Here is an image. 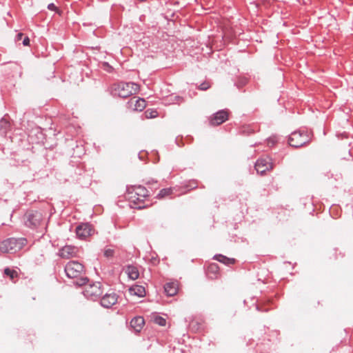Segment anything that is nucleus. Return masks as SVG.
<instances>
[{
    "label": "nucleus",
    "mask_w": 353,
    "mask_h": 353,
    "mask_svg": "<svg viewBox=\"0 0 353 353\" xmlns=\"http://www.w3.org/2000/svg\"><path fill=\"white\" fill-rule=\"evenodd\" d=\"M148 195V190L142 185L130 187L127 192V198L131 208L137 209H143L147 206L142 205L141 203Z\"/></svg>",
    "instance_id": "nucleus-1"
},
{
    "label": "nucleus",
    "mask_w": 353,
    "mask_h": 353,
    "mask_svg": "<svg viewBox=\"0 0 353 353\" xmlns=\"http://www.w3.org/2000/svg\"><path fill=\"white\" fill-rule=\"evenodd\" d=\"M65 272L68 277L77 279V285L81 286L85 284L87 279L81 276L84 273V267L81 263L75 261H70L65 267Z\"/></svg>",
    "instance_id": "nucleus-2"
},
{
    "label": "nucleus",
    "mask_w": 353,
    "mask_h": 353,
    "mask_svg": "<svg viewBox=\"0 0 353 353\" xmlns=\"http://www.w3.org/2000/svg\"><path fill=\"white\" fill-rule=\"evenodd\" d=\"M140 90L138 84L132 82H119L112 87V92L114 95L122 98H126L130 95L137 93Z\"/></svg>",
    "instance_id": "nucleus-3"
},
{
    "label": "nucleus",
    "mask_w": 353,
    "mask_h": 353,
    "mask_svg": "<svg viewBox=\"0 0 353 353\" xmlns=\"http://www.w3.org/2000/svg\"><path fill=\"white\" fill-rule=\"evenodd\" d=\"M27 243L24 238H10L1 242L0 250L3 253H14L21 250Z\"/></svg>",
    "instance_id": "nucleus-4"
},
{
    "label": "nucleus",
    "mask_w": 353,
    "mask_h": 353,
    "mask_svg": "<svg viewBox=\"0 0 353 353\" xmlns=\"http://www.w3.org/2000/svg\"><path fill=\"white\" fill-rule=\"evenodd\" d=\"M310 135L307 132L297 130L292 132L288 139L290 145L299 148L310 142Z\"/></svg>",
    "instance_id": "nucleus-5"
},
{
    "label": "nucleus",
    "mask_w": 353,
    "mask_h": 353,
    "mask_svg": "<svg viewBox=\"0 0 353 353\" xmlns=\"http://www.w3.org/2000/svg\"><path fill=\"white\" fill-rule=\"evenodd\" d=\"M102 292L101 284L99 282L89 284L84 290L85 296L93 300L100 296Z\"/></svg>",
    "instance_id": "nucleus-6"
},
{
    "label": "nucleus",
    "mask_w": 353,
    "mask_h": 353,
    "mask_svg": "<svg viewBox=\"0 0 353 353\" xmlns=\"http://www.w3.org/2000/svg\"><path fill=\"white\" fill-rule=\"evenodd\" d=\"M26 216V224L30 228H37L41 224L43 220L42 214L37 211L30 212L27 213Z\"/></svg>",
    "instance_id": "nucleus-7"
},
{
    "label": "nucleus",
    "mask_w": 353,
    "mask_h": 353,
    "mask_svg": "<svg viewBox=\"0 0 353 353\" xmlns=\"http://www.w3.org/2000/svg\"><path fill=\"white\" fill-rule=\"evenodd\" d=\"M272 168V159L268 157L258 159L255 164L256 172L261 174H263L266 171H269Z\"/></svg>",
    "instance_id": "nucleus-8"
},
{
    "label": "nucleus",
    "mask_w": 353,
    "mask_h": 353,
    "mask_svg": "<svg viewBox=\"0 0 353 353\" xmlns=\"http://www.w3.org/2000/svg\"><path fill=\"white\" fill-rule=\"evenodd\" d=\"M76 234L79 239H84L94 234V228L89 223H81L76 228Z\"/></svg>",
    "instance_id": "nucleus-9"
},
{
    "label": "nucleus",
    "mask_w": 353,
    "mask_h": 353,
    "mask_svg": "<svg viewBox=\"0 0 353 353\" xmlns=\"http://www.w3.org/2000/svg\"><path fill=\"white\" fill-rule=\"evenodd\" d=\"M229 112L225 110H220L212 114L210 119L211 125H219L228 119Z\"/></svg>",
    "instance_id": "nucleus-10"
},
{
    "label": "nucleus",
    "mask_w": 353,
    "mask_h": 353,
    "mask_svg": "<svg viewBox=\"0 0 353 353\" xmlns=\"http://www.w3.org/2000/svg\"><path fill=\"white\" fill-rule=\"evenodd\" d=\"M146 101L144 99L132 97L128 102V108L134 111H142L146 107Z\"/></svg>",
    "instance_id": "nucleus-11"
},
{
    "label": "nucleus",
    "mask_w": 353,
    "mask_h": 353,
    "mask_svg": "<svg viewBox=\"0 0 353 353\" xmlns=\"http://www.w3.org/2000/svg\"><path fill=\"white\" fill-rule=\"evenodd\" d=\"M78 248L73 245H65L60 249L59 255L63 259L75 257L78 253Z\"/></svg>",
    "instance_id": "nucleus-12"
},
{
    "label": "nucleus",
    "mask_w": 353,
    "mask_h": 353,
    "mask_svg": "<svg viewBox=\"0 0 353 353\" xmlns=\"http://www.w3.org/2000/svg\"><path fill=\"white\" fill-rule=\"evenodd\" d=\"M118 300V296L117 294L112 292L110 294H105L101 300V304L103 307L110 308L114 305Z\"/></svg>",
    "instance_id": "nucleus-13"
},
{
    "label": "nucleus",
    "mask_w": 353,
    "mask_h": 353,
    "mask_svg": "<svg viewBox=\"0 0 353 353\" xmlns=\"http://www.w3.org/2000/svg\"><path fill=\"white\" fill-rule=\"evenodd\" d=\"M164 290L169 296L176 295L179 291V283L177 281L168 282L164 285Z\"/></svg>",
    "instance_id": "nucleus-14"
},
{
    "label": "nucleus",
    "mask_w": 353,
    "mask_h": 353,
    "mask_svg": "<svg viewBox=\"0 0 353 353\" xmlns=\"http://www.w3.org/2000/svg\"><path fill=\"white\" fill-rule=\"evenodd\" d=\"M145 324L144 319L142 316H136L130 321V326L136 332H139Z\"/></svg>",
    "instance_id": "nucleus-15"
},
{
    "label": "nucleus",
    "mask_w": 353,
    "mask_h": 353,
    "mask_svg": "<svg viewBox=\"0 0 353 353\" xmlns=\"http://www.w3.org/2000/svg\"><path fill=\"white\" fill-rule=\"evenodd\" d=\"M4 275L8 277L13 283H16L19 278V272L16 270L11 269L10 268L4 269Z\"/></svg>",
    "instance_id": "nucleus-16"
},
{
    "label": "nucleus",
    "mask_w": 353,
    "mask_h": 353,
    "mask_svg": "<svg viewBox=\"0 0 353 353\" xmlns=\"http://www.w3.org/2000/svg\"><path fill=\"white\" fill-rule=\"evenodd\" d=\"M130 294L137 296L139 297H143L145 295V290L144 287L141 285H134L129 289Z\"/></svg>",
    "instance_id": "nucleus-17"
},
{
    "label": "nucleus",
    "mask_w": 353,
    "mask_h": 353,
    "mask_svg": "<svg viewBox=\"0 0 353 353\" xmlns=\"http://www.w3.org/2000/svg\"><path fill=\"white\" fill-rule=\"evenodd\" d=\"M125 272L128 277L132 280H136L139 276V272L137 267L129 265L126 268Z\"/></svg>",
    "instance_id": "nucleus-18"
},
{
    "label": "nucleus",
    "mask_w": 353,
    "mask_h": 353,
    "mask_svg": "<svg viewBox=\"0 0 353 353\" xmlns=\"http://www.w3.org/2000/svg\"><path fill=\"white\" fill-rule=\"evenodd\" d=\"M10 129V123L6 118H3L0 120V132L1 134H6Z\"/></svg>",
    "instance_id": "nucleus-19"
},
{
    "label": "nucleus",
    "mask_w": 353,
    "mask_h": 353,
    "mask_svg": "<svg viewBox=\"0 0 353 353\" xmlns=\"http://www.w3.org/2000/svg\"><path fill=\"white\" fill-rule=\"evenodd\" d=\"M214 258L216 260L219 261V262L223 263L228 265L234 264L235 263L234 259L228 258L227 256L221 255V254L216 255V256H215Z\"/></svg>",
    "instance_id": "nucleus-20"
},
{
    "label": "nucleus",
    "mask_w": 353,
    "mask_h": 353,
    "mask_svg": "<svg viewBox=\"0 0 353 353\" xmlns=\"http://www.w3.org/2000/svg\"><path fill=\"white\" fill-rule=\"evenodd\" d=\"M173 193V189L171 188L162 189L157 194V198L159 199H164L170 196Z\"/></svg>",
    "instance_id": "nucleus-21"
},
{
    "label": "nucleus",
    "mask_w": 353,
    "mask_h": 353,
    "mask_svg": "<svg viewBox=\"0 0 353 353\" xmlns=\"http://www.w3.org/2000/svg\"><path fill=\"white\" fill-rule=\"evenodd\" d=\"M219 266L216 263H211L208 268V274L212 278V275L216 276L219 272Z\"/></svg>",
    "instance_id": "nucleus-22"
},
{
    "label": "nucleus",
    "mask_w": 353,
    "mask_h": 353,
    "mask_svg": "<svg viewBox=\"0 0 353 353\" xmlns=\"http://www.w3.org/2000/svg\"><path fill=\"white\" fill-rule=\"evenodd\" d=\"M144 114L146 119H154L159 116L157 110L154 108L148 109Z\"/></svg>",
    "instance_id": "nucleus-23"
},
{
    "label": "nucleus",
    "mask_w": 353,
    "mask_h": 353,
    "mask_svg": "<svg viewBox=\"0 0 353 353\" xmlns=\"http://www.w3.org/2000/svg\"><path fill=\"white\" fill-rule=\"evenodd\" d=\"M153 321L160 326H165L166 324V320L160 316H154Z\"/></svg>",
    "instance_id": "nucleus-24"
},
{
    "label": "nucleus",
    "mask_w": 353,
    "mask_h": 353,
    "mask_svg": "<svg viewBox=\"0 0 353 353\" xmlns=\"http://www.w3.org/2000/svg\"><path fill=\"white\" fill-rule=\"evenodd\" d=\"M114 254V250H112L111 248H107L104 250V256L106 258L113 257Z\"/></svg>",
    "instance_id": "nucleus-25"
},
{
    "label": "nucleus",
    "mask_w": 353,
    "mask_h": 353,
    "mask_svg": "<svg viewBox=\"0 0 353 353\" xmlns=\"http://www.w3.org/2000/svg\"><path fill=\"white\" fill-rule=\"evenodd\" d=\"M210 87V83L209 82H203L199 85V89L201 90H206Z\"/></svg>",
    "instance_id": "nucleus-26"
},
{
    "label": "nucleus",
    "mask_w": 353,
    "mask_h": 353,
    "mask_svg": "<svg viewBox=\"0 0 353 353\" xmlns=\"http://www.w3.org/2000/svg\"><path fill=\"white\" fill-rule=\"evenodd\" d=\"M48 8L50 10L56 11L59 15L61 14V12L59 11L57 7L54 3H50L48 6Z\"/></svg>",
    "instance_id": "nucleus-27"
},
{
    "label": "nucleus",
    "mask_w": 353,
    "mask_h": 353,
    "mask_svg": "<svg viewBox=\"0 0 353 353\" xmlns=\"http://www.w3.org/2000/svg\"><path fill=\"white\" fill-rule=\"evenodd\" d=\"M276 140L275 137H270V138H269V139H268V144L269 145H271V146H272V145H274V143H276Z\"/></svg>",
    "instance_id": "nucleus-28"
},
{
    "label": "nucleus",
    "mask_w": 353,
    "mask_h": 353,
    "mask_svg": "<svg viewBox=\"0 0 353 353\" xmlns=\"http://www.w3.org/2000/svg\"><path fill=\"white\" fill-rule=\"evenodd\" d=\"M23 46H29V45H30V39H29L28 37H26L23 39Z\"/></svg>",
    "instance_id": "nucleus-29"
},
{
    "label": "nucleus",
    "mask_w": 353,
    "mask_h": 353,
    "mask_svg": "<svg viewBox=\"0 0 353 353\" xmlns=\"http://www.w3.org/2000/svg\"><path fill=\"white\" fill-rule=\"evenodd\" d=\"M23 36V33H21V32L19 33V34L17 35V41H20V40L22 39Z\"/></svg>",
    "instance_id": "nucleus-30"
},
{
    "label": "nucleus",
    "mask_w": 353,
    "mask_h": 353,
    "mask_svg": "<svg viewBox=\"0 0 353 353\" xmlns=\"http://www.w3.org/2000/svg\"><path fill=\"white\" fill-rule=\"evenodd\" d=\"M103 65L104 66H107L108 68L111 69L112 68L107 63H103ZM108 72H110V70H107Z\"/></svg>",
    "instance_id": "nucleus-31"
}]
</instances>
